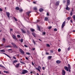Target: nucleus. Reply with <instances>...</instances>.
I'll return each mask as SVG.
<instances>
[{"mask_svg":"<svg viewBox=\"0 0 75 75\" xmlns=\"http://www.w3.org/2000/svg\"><path fill=\"white\" fill-rule=\"evenodd\" d=\"M24 46L25 47H26L27 48L28 47V46H27L26 45H24Z\"/></svg>","mask_w":75,"mask_h":75,"instance_id":"nucleus-50","label":"nucleus"},{"mask_svg":"<svg viewBox=\"0 0 75 75\" xmlns=\"http://www.w3.org/2000/svg\"><path fill=\"white\" fill-rule=\"evenodd\" d=\"M47 47H50V45H49V44H47Z\"/></svg>","mask_w":75,"mask_h":75,"instance_id":"nucleus-46","label":"nucleus"},{"mask_svg":"<svg viewBox=\"0 0 75 75\" xmlns=\"http://www.w3.org/2000/svg\"><path fill=\"white\" fill-rule=\"evenodd\" d=\"M19 66H20V64H18L15 66V67H16V68H18V67Z\"/></svg>","mask_w":75,"mask_h":75,"instance_id":"nucleus-13","label":"nucleus"},{"mask_svg":"<svg viewBox=\"0 0 75 75\" xmlns=\"http://www.w3.org/2000/svg\"><path fill=\"white\" fill-rule=\"evenodd\" d=\"M33 43L34 45H35V41H34V40H33Z\"/></svg>","mask_w":75,"mask_h":75,"instance_id":"nucleus-38","label":"nucleus"},{"mask_svg":"<svg viewBox=\"0 0 75 75\" xmlns=\"http://www.w3.org/2000/svg\"><path fill=\"white\" fill-rule=\"evenodd\" d=\"M50 52H51V53H53V51H52V50H50Z\"/></svg>","mask_w":75,"mask_h":75,"instance_id":"nucleus-58","label":"nucleus"},{"mask_svg":"<svg viewBox=\"0 0 75 75\" xmlns=\"http://www.w3.org/2000/svg\"><path fill=\"white\" fill-rule=\"evenodd\" d=\"M19 41H21V42H23V39H20Z\"/></svg>","mask_w":75,"mask_h":75,"instance_id":"nucleus-23","label":"nucleus"},{"mask_svg":"<svg viewBox=\"0 0 75 75\" xmlns=\"http://www.w3.org/2000/svg\"><path fill=\"white\" fill-rule=\"evenodd\" d=\"M35 48H33L32 50H33V51H34V50H35Z\"/></svg>","mask_w":75,"mask_h":75,"instance_id":"nucleus-57","label":"nucleus"},{"mask_svg":"<svg viewBox=\"0 0 75 75\" xmlns=\"http://www.w3.org/2000/svg\"><path fill=\"white\" fill-rule=\"evenodd\" d=\"M48 19V18H47V17H45V21H47Z\"/></svg>","mask_w":75,"mask_h":75,"instance_id":"nucleus-28","label":"nucleus"},{"mask_svg":"<svg viewBox=\"0 0 75 75\" xmlns=\"http://www.w3.org/2000/svg\"><path fill=\"white\" fill-rule=\"evenodd\" d=\"M10 31H13V29L10 28Z\"/></svg>","mask_w":75,"mask_h":75,"instance_id":"nucleus-56","label":"nucleus"},{"mask_svg":"<svg viewBox=\"0 0 75 75\" xmlns=\"http://www.w3.org/2000/svg\"><path fill=\"white\" fill-rule=\"evenodd\" d=\"M73 13L72 12V11H71L70 13V16H72V14H73Z\"/></svg>","mask_w":75,"mask_h":75,"instance_id":"nucleus-32","label":"nucleus"},{"mask_svg":"<svg viewBox=\"0 0 75 75\" xmlns=\"http://www.w3.org/2000/svg\"><path fill=\"white\" fill-rule=\"evenodd\" d=\"M70 18H71V17H68L67 18V19L68 20H70Z\"/></svg>","mask_w":75,"mask_h":75,"instance_id":"nucleus-34","label":"nucleus"},{"mask_svg":"<svg viewBox=\"0 0 75 75\" xmlns=\"http://www.w3.org/2000/svg\"><path fill=\"white\" fill-rule=\"evenodd\" d=\"M65 21H64L62 23V28H63L64 27V26L65 25Z\"/></svg>","mask_w":75,"mask_h":75,"instance_id":"nucleus-5","label":"nucleus"},{"mask_svg":"<svg viewBox=\"0 0 75 75\" xmlns=\"http://www.w3.org/2000/svg\"><path fill=\"white\" fill-rule=\"evenodd\" d=\"M31 11H28L27 13L28 14V16H29V14H30V13H31Z\"/></svg>","mask_w":75,"mask_h":75,"instance_id":"nucleus-17","label":"nucleus"},{"mask_svg":"<svg viewBox=\"0 0 75 75\" xmlns=\"http://www.w3.org/2000/svg\"><path fill=\"white\" fill-rule=\"evenodd\" d=\"M51 28H52V27L51 26H49L48 27V28L49 29H51Z\"/></svg>","mask_w":75,"mask_h":75,"instance_id":"nucleus-36","label":"nucleus"},{"mask_svg":"<svg viewBox=\"0 0 75 75\" xmlns=\"http://www.w3.org/2000/svg\"><path fill=\"white\" fill-rule=\"evenodd\" d=\"M5 73H6V74H8V73H9V72H8V71H6Z\"/></svg>","mask_w":75,"mask_h":75,"instance_id":"nucleus-51","label":"nucleus"},{"mask_svg":"<svg viewBox=\"0 0 75 75\" xmlns=\"http://www.w3.org/2000/svg\"><path fill=\"white\" fill-rule=\"evenodd\" d=\"M54 31H57V29L56 28H55L54 29Z\"/></svg>","mask_w":75,"mask_h":75,"instance_id":"nucleus-49","label":"nucleus"},{"mask_svg":"<svg viewBox=\"0 0 75 75\" xmlns=\"http://www.w3.org/2000/svg\"><path fill=\"white\" fill-rule=\"evenodd\" d=\"M58 52H60L61 51V49L59 48L58 49Z\"/></svg>","mask_w":75,"mask_h":75,"instance_id":"nucleus-37","label":"nucleus"},{"mask_svg":"<svg viewBox=\"0 0 75 75\" xmlns=\"http://www.w3.org/2000/svg\"><path fill=\"white\" fill-rule=\"evenodd\" d=\"M36 2H37V1H33V3L34 4H36Z\"/></svg>","mask_w":75,"mask_h":75,"instance_id":"nucleus-48","label":"nucleus"},{"mask_svg":"<svg viewBox=\"0 0 75 75\" xmlns=\"http://www.w3.org/2000/svg\"><path fill=\"white\" fill-rule=\"evenodd\" d=\"M70 49H71V48H70V47H69L68 48L67 50H68V51H69V50H70Z\"/></svg>","mask_w":75,"mask_h":75,"instance_id":"nucleus-44","label":"nucleus"},{"mask_svg":"<svg viewBox=\"0 0 75 75\" xmlns=\"http://www.w3.org/2000/svg\"><path fill=\"white\" fill-rule=\"evenodd\" d=\"M15 9L17 10H19L20 8L18 7H16Z\"/></svg>","mask_w":75,"mask_h":75,"instance_id":"nucleus-22","label":"nucleus"},{"mask_svg":"<svg viewBox=\"0 0 75 75\" xmlns=\"http://www.w3.org/2000/svg\"><path fill=\"white\" fill-rule=\"evenodd\" d=\"M44 10L41 8H40L39 9V11L40 12H41V11H43Z\"/></svg>","mask_w":75,"mask_h":75,"instance_id":"nucleus-21","label":"nucleus"},{"mask_svg":"<svg viewBox=\"0 0 75 75\" xmlns=\"http://www.w3.org/2000/svg\"><path fill=\"white\" fill-rule=\"evenodd\" d=\"M47 16H49V13H47Z\"/></svg>","mask_w":75,"mask_h":75,"instance_id":"nucleus-54","label":"nucleus"},{"mask_svg":"<svg viewBox=\"0 0 75 75\" xmlns=\"http://www.w3.org/2000/svg\"><path fill=\"white\" fill-rule=\"evenodd\" d=\"M59 1H57V6H59Z\"/></svg>","mask_w":75,"mask_h":75,"instance_id":"nucleus-30","label":"nucleus"},{"mask_svg":"<svg viewBox=\"0 0 75 75\" xmlns=\"http://www.w3.org/2000/svg\"><path fill=\"white\" fill-rule=\"evenodd\" d=\"M42 69H43V70H45V67H43L42 68Z\"/></svg>","mask_w":75,"mask_h":75,"instance_id":"nucleus-39","label":"nucleus"},{"mask_svg":"<svg viewBox=\"0 0 75 75\" xmlns=\"http://www.w3.org/2000/svg\"><path fill=\"white\" fill-rule=\"evenodd\" d=\"M36 69L37 70H38V71H39L40 72H41V71H40V69H41V67H40V66H39L38 67V68H36Z\"/></svg>","mask_w":75,"mask_h":75,"instance_id":"nucleus-4","label":"nucleus"},{"mask_svg":"<svg viewBox=\"0 0 75 75\" xmlns=\"http://www.w3.org/2000/svg\"><path fill=\"white\" fill-rule=\"evenodd\" d=\"M32 64L33 65H34V63H33V62H32Z\"/></svg>","mask_w":75,"mask_h":75,"instance_id":"nucleus-63","label":"nucleus"},{"mask_svg":"<svg viewBox=\"0 0 75 75\" xmlns=\"http://www.w3.org/2000/svg\"><path fill=\"white\" fill-rule=\"evenodd\" d=\"M6 14L8 18H10V13L6 12Z\"/></svg>","mask_w":75,"mask_h":75,"instance_id":"nucleus-7","label":"nucleus"},{"mask_svg":"<svg viewBox=\"0 0 75 75\" xmlns=\"http://www.w3.org/2000/svg\"><path fill=\"white\" fill-rule=\"evenodd\" d=\"M5 47H6V48H7V47L8 48V47L11 48V47H11V45H8V46H5Z\"/></svg>","mask_w":75,"mask_h":75,"instance_id":"nucleus-18","label":"nucleus"},{"mask_svg":"<svg viewBox=\"0 0 75 75\" xmlns=\"http://www.w3.org/2000/svg\"><path fill=\"white\" fill-rule=\"evenodd\" d=\"M30 30L32 31V32H34V31H35V30L32 28H30Z\"/></svg>","mask_w":75,"mask_h":75,"instance_id":"nucleus-15","label":"nucleus"},{"mask_svg":"<svg viewBox=\"0 0 75 75\" xmlns=\"http://www.w3.org/2000/svg\"><path fill=\"white\" fill-rule=\"evenodd\" d=\"M51 58H52V57H51V56H49L48 57V58L49 59H51Z\"/></svg>","mask_w":75,"mask_h":75,"instance_id":"nucleus-31","label":"nucleus"},{"mask_svg":"<svg viewBox=\"0 0 75 75\" xmlns=\"http://www.w3.org/2000/svg\"><path fill=\"white\" fill-rule=\"evenodd\" d=\"M64 68L65 70H66V71H68V69H69L68 67H67V66H65Z\"/></svg>","mask_w":75,"mask_h":75,"instance_id":"nucleus-9","label":"nucleus"},{"mask_svg":"<svg viewBox=\"0 0 75 75\" xmlns=\"http://www.w3.org/2000/svg\"><path fill=\"white\" fill-rule=\"evenodd\" d=\"M17 37H18V38H20V36L19 35H17Z\"/></svg>","mask_w":75,"mask_h":75,"instance_id":"nucleus-42","label":"nucleus"},{"mask_svg":"<svg viewBox=\"0 0 75 75\" xmlns=\"http://www.w3.org/2000/svg\"><path fill=\"white\" fill-rule=\"evenodd\" d=\"M27 33H29V31L28 30H27Z\"/></svg>","mask_w":75,"mask_h":75,"instance_id":"nucleus-62","label":"nucleus"},{"mask_svg":"<svg viewBox=\"0 0 75 75\" xmlns=\"http://www.w3.org/2000/svg\"><path fill=\"white\" fill-rule=\"evenodd\" d=\"M37 22H40V20H37Z\"/></svg>","mask_w":75,"mask_h":75,"instance_id":"nucleus-61","label":"nucleus"},{"mask_svg":"<svg viewBox=\"0 0 75 75\" xmlns=\"http://www.w3.org/2000/svg\"><path fill=\"white\" fill-rule=\"evenodd\" d=\"M46 55H48V54H49V53H48L47 52L46 53Z\"/></svg>","mask_w":75,"mask_h":75,"instance_id":"nucleus-60","label":"nucleus"},{"mask_svg":"<svg viewBox=\"0 0 75 75\" xmlns=\"http://www.w3.org/2000/svg\"><path fill=\"white\" fill-rule=\"evenodd\" d=\"M2 54H5V55H6L7 56V57H8V55L6 54L5 53H3Z\"/></svg>","mask_w":75,"mask_h":75,"instance_id":"nucleus-33","label":"nucleus"},{"mask_svg":"<svg viewBox=\"0 0 75 75\" xmlns=\"http://www.w3.org/2000/svg\"><path fill=\"white\" fill-rule=\"evenodd\" d=\"M12 37L13 39H14V40H17V39L16 38V37L15 35H12Z\"/></svg>","mask_w":75,"mask_h":75,"instance_id":"nucleus-11","label":"nucleus"},{"mask_svg":"<svg viewBox=\"0 0 75 75\" xmlns=\"http://www.w3.org/2000/svg\"><path fill=\"white\" fill-rule=\"evenodd\" d=\"M0 52H5V50L3 49L1 50H0Z\"/></svg>","mask_w":75,"mask_h":75,"instance_id":"nucleus-14","label":"nucleus"},{"mask_svg":"<svg viewBox=\"0 0 75 75\" xmlns=\"http://www.w3.org/2000/svg\"><path fill=\"white\" fill-rule=\"evenodd\" d=\"M34 9L35 10H37V8H34Z\"/></svg>","mask_w":75,"mask_h":75,"instance_id":"nucleus-53","label":"nucleus"},{"mask_svg":"<svg viewBox=\"0 0 75 75\" xmlns=\"http://www.w3.org/2000/svg\"><path fill=\"white\" fill-rule=\"evenodd\" d=\"M26 54H27V55H30V53L29 52H27L26 53Z\"/></svg>","mask_w":75,"mask_h":75,"instance_id":"nucleus-35","label":"nucleus"},{"mask_svg":"<svg viewBox=\"0 0 75 75\" xmlns=\"http://www.w3.org/2000/svg\"><path fill=\"white\" fill-rule=\"evenodd\" d=\"M2 11L3 9L2 8H0V11Z\"/></svg>","mask_w":75,"mask_h":75,"instance_id":"nucleus-43","label":"nucleus"},{"mask_svg":"<svg viewBox=\"0 0 75 75\" xmlns=\"http://www.w3.org/2000/svg\"><path fill=\"white\" fill-rule=\"evenodd\" d=\"M13 18L16 21H18V20H17V19H16V18H15V17H13Z\"/></svg>","mask_w":75,"mask_h":75,"instance_id":"nucleus-25","label":"nucleus"},{"mask_svg":"<svg viewBox=\"0 0 75 75\" xmlns=\"http://www.w3.org/2000/svg\"><path fill=\"white\" fill-rule=\"evenodd\" d=\"M8 51H12V50H12V49H8Z\"/></svg>","mask_w":75,"mask_h":75,"instance_id":"nucleus-47","label":"nucleus"},{"mask_svg":"<svg viewBox=\"0 0 75 75\" xmlns=\"http://www.w3.org/2000/svg\"><path fill=\"white\" fill-rule=\"evenodd\" d=\"M67 6H69L70 4V1L69 0H67Z\"/></svg>","mask_w":75,"mask_h":75,"instance_id":"nucleus-10","label":"nucleus"},{"mask_svg":"<svg viewBox=\"0 0 75 75\" xmlns=\"http://www.w3.org/2000/svg\"><path fill=\"white\" fill-rule=\"evenodd\" d=\"M21 30L22 32V33H26L25 31L24 30L22 29H21Z\"/></svg>","mask_w":75,"mask_h":75,"instance_id":"nucleus-12","label":"nucleus"},{"mask_svg":"<svg viewBox=\"0 0 75 75\" xmlns=\"http://www.w3.org/2000/svg\"><path fill=\"white\" fill-rule=\"evenodd\" d=\"M19 51H20V52H21V54H24V51H23L22 49L20 48Z\"/></svg>","mask_w":75,"mask_h":75,"instance_id":"nucleus-3","label":"nucleus"},{"mask_svg":"<svg viewBox=\"0 0 75 75\" xmlns=\"http://www.w3.org/2000/svg\"><path fill=\"white\" fill-rule=\"evenodd\" d=\"M28 72V71L25 70H23L22 71V74H25Z\"/></svg>","mask_w":75,"mask_h":75,"instance_id":"nucleus-1","label":"nucleus"},{"mask_svg":"<svg viewBox=\"0 0 75 75\" xmlns=\"http://www.w3.org/2000/svg\"><path fill=\"white\" fill-rule=\"evenodd\" d=\"M13 58H14V59H16V57L13 56Z\"/></svg>","mask_w":75,"mask_h":75,"instance_id":"nucleus-45","label":"nucleus"},{"mask_svg":"<svg viewBox=\"0 0 75 75\" xmlns=\"http://www.w3.org/2000/svg\"><path fill=\"white\" fill-rule=\"evenodd\" d=\"M33 35V36H34V37H35V33H32Z\"/></svg>","mask_w":75,"mask_h":75,"instance_id":"nucleus-24","label":"nucleus"},{"mask_svg":"<svg viewBox=\"0 0 75 75\" xmlns=\"http://www.w3.org/2000/svg\"><path fill=\"white\" fill-rule=\"evenodd\" d=\"M68 68L69 69H71V66H70V65L69 64H68Z\"/></svg>","mask_w":75,"mask_h":75,"instance_id":"nucleus-29","label":"nucleus"},{"mask_svg":"<svg viewBox=\"0 0 75 75\" xmlns=\"http://www.w3.org/2000/svg\"><path fill=\"white\" fill-rule=\"evenodd\" d=\"M25 59H27V60H28V58L27 57H25Z\"/></svg>","mask_w":75,"mask_h":75,"instance_id":"nucleus-55","label":"nucleus"},{"mask_svg":"<svg viewBox=\"0 0 75 75\" xmlns=\"http://www.w3.org/2000/svg\"><path fill=\"white\" fill-rule=\"evenodd\" d=\"M3 40L4 41H5V39L4 38L3 39Z\"/></svg>","mask_w":75,"mask_h":75,"instance_id":"nucleus-64","label":"nucleus"},{"mask_svg":"<svg viewBox=\"0 0 75 75\" xmlns=\"http://www.w3.org/2000/svg\"><path fill=\"white\" fill-rule=\"evenodd\" d=\"M73 17L74 20V21H75V15H74Z\"/></svg>","mask_w":75,"mask_h":75,"instance_id":"nucleus-27","label":"nucleus"},{"mask_svg":"<svg viewBox=\"0 0 75 75\" xmlns=\"http://www.w3.org/2000/svg\"><path fill=\"white\" fill-rule=\"evenodd\" d=\"M42 34L43 35H45V32H43Z\"/></svg>","mask_w":75,"mask_h":75,"instance_id":"nucleus-52","label":"nucleus"},{"mask_svg":"<svg viewBox=\"0 0 75 75\" xmlns=\"http://www.w3.org/2000/svg\"><path fill=\"white\" fill-rule=\"evenodd\" d=\"M70 69H69V71L70 72H71V70H70Z\"/></svg>","mask_w":75,"mask_h":75,"instance_id":"nucleus-59","label":"nucleus"},{"mask_svg":"<svg viewBox=\"0 0 75 75\" xmlns=\"http://www.w3.org/2000/svg\"><path fill=\"white\" fill-rule=\"evenodd\" d=\"M62 75H65V74H66V72H65V71L63 69L62 71Z\"/></svg>","mask_w":75,"mask_h":75,"instance_id":"nucleus-6","label":"nucleus"},{"mask_svg":"<svg viewBox=\"0 0 75 75\" xmlns=\"http://www.w3.org/2000/svg\"><path fill=\"white\" fill-rule=\"evenodd\" d=\"M61 61L59 60H57V64H60L61 63Z\"/></svg>","mask_w":75,"mask_h":75,"instance_id":"nucleus-16","label":"nucleus"},{"mask_svg":"<svg viewBox=\"0 0 75 75\" xmlns=\"http://www.w3.org/2000/svg\"><path fill=\"white\" fill-rule=\"evenodd\" d=\"M38 30H39V31H41V30H40V27L38 26Z\"/></svg>","mask_w":75,"mask_h":75,"instance_id":"nucleus-19","label":"nucleus"},{"mask_svg":"<svg viewBox=\"0 0 75 75\" xmlns=\"http://www.w3.org/2000/svg\"><path fill=\"white\" fill-rule=\"evenodd\" d=\"M19 11L20 12H22L23 11V10L22 8H20L19 10Z\"/></svg>","mask_w":75,"mask_h":75,"instance_id":"nucleus-20","label":"nucleus"},{"mask_svg":"<svg viewBox=\"0 0 75 75\" xmlns=\"http://www.w3.org/2000/svg\"><path fill=\"white\" fill-rule=\"evenodd\" d=\"M11 44L12 45H13V47L14 48H16V49L18 48V47H17V45H16V44L13 42L11 43Z\"/></svg>","mask_w":75,"mask_h":75,"instance_id":"nucleus-2","label":"nucleus"},{"mask_svg":"<svg viewBox=\"0 0 75 75\" xmlns=\"http://www.w3.org/2000/svg\"><path fill=\"white\" fill-rule=\"evenodd\" d=\"M21 63V64H25V63H24L23 62H20Z\"/></svg>","mask_w":75,"mask_h":75,"instance_id":"nucleus-40","label":"nucleus"},{"mask_svg":"<svg viewBox=\"0 0 75 75\" xmlns=\"http://www.w3.org/2000/svg\"><path fill=\"white\" fill-rule=\"evenodd\" d=\"M0 67H3V68H5L4 66H2V65L1 64H0Z\"/></svg>","mask_w":75,"mask_h":75,"instance_id":"nucleus-41","label":"nucleus"},{"mask_svg":"<svg viewBox=\"0 0 75 75\" xmlns=\"http://www.w3.org/2000/svg\"><path fill=\"white\" fill-rule=\"evenodd\" d=\"M66 7H67L66 8V10H68V11L70 10V8L68 7V6L66 5Z\"/></svg>","mask_w":75,"mask_h":75,"instance_id":"nucleus-8","label":"nucleus"},{"mask_svg":"<svg viewBox=\"0 0 75 75\" xmlns=\"http://www.w3.org/2000/svg\"><path fill=\"white\" fill-rule=\"evenodd\" d=\"M18 62V61L17 60H15L13 62V63H16V62Z\"/></svg>","mask_w":75,"mask_h":75,"instance_id":"nucleus-26","label":"nucleus"}]
</instances>
